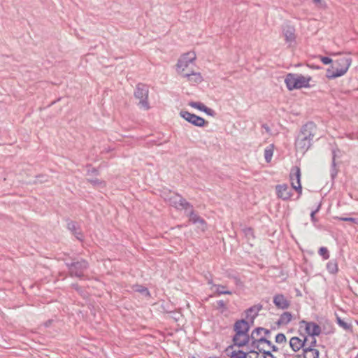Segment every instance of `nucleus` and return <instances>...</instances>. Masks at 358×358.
<instances>
[{
	"instance_id": "nucleus-5",
	"label": "nucleus",
	"mask_w": 358,
	"mask_h": 358,
	"mask_svg": "<svg viewBox=\"0 0 358 358\" xmlns=\"http://www.w3.org/2000/svg\"><path fill=\"white\" fill-rule=\"evenodd\" d=\"M180 115L186 121L196 127H202L208 124V122H206L203 117L188 111L181 110L180 112Z\"/></svg>"
},
{
	"instance_id": "nucleus-22",
	"label": "nucleus",
	"mask_w": 358,
	"mask_h": 358,
	"mask_svg": "<svg viewBox=\"0 0 358 358\" xmlns=\"http://www.w3.org/2000/svg\"><path fill=\"white\" fill-rule=\"evenodd\" d=\"M327 269L331 274H336L338 271V262L336 259H331L327 264Z\"/></svg>"
},
{
	"instance_id": "nucleus-9",
	"label": "nucleus",
	"mask_w": 358,
	"mask_h": 358,
	"mask_svg": "<svg viewBox=\"0 0 358 358\" xmlns=\"http://www.w3.org/2000/svg\"><path fill=\"white\" fill-rule=\"evenodd\" d=\"M278 197L282 200H288L292 196V190L287 185H278L275 187Z\"/></svg>"
},
{
	"instance_id": "nucleus-29",
	"label": "nucleus",
	"mask_w": 358,
	"mask_h": 358,
	"mask_svg": "<svg viewBox=\"0 0 358 358\" xmlns=\"http://www.w3.org/2000/svg\"><path fill=\"white\" fill-rule=\"evenodd\" d=\"M179 209H185L187 210L188 208H190L191 210L193 208V206L188 202L185 199H184L182 196L179 200Z\"/></svg>"
},
{
	"instance_id": "nucleus-21",
	"label": "nucleus",
	"mask_w": 358,
	"mask_h": 358,
	"mask_svg": "<svg viewBox=\"0 0 358 358\" xmlns=\"http://www.w3.org/2000/svg\"><path fill=\"white\" fill-rule=\"evenodd\" d=\"M292 315L291 313L284 312L280 315V318L278 319V320L277 322V324L278 325H282V324L286 325L292 320Z\"/></svg>"
},
{
	"instance_id": "nucleus-52",
	"label": "nucleus",
	"mask_w": 358,
	"mask_h": 358,
	"mask_svg": "<svg viewBox=\"0 0 358 358\" xmlns=\"http://www.w3.org/2000/svg\"><path fill=\"white\" fill-rule=\"evenodd\" d=\"M52 320H49L46 321V322H45V326L46 327H49V326L50 325V324L52 323Z\"/></svg>"
},
{
	"instance_id": "nucleus-25",
	"label": "nucleus",
	"mask_w": 358,
	"mask_h": 358,
	"mask_svg": "<svg viewBox=\"0 0 358 358\" xmlns=\"http://www.w3.org/2000/svg\"><path fill=\"white\" fill-rule=\"evenodd\" d=\"M180 198H182V196L179 194H176L175 195L171 196L169 199L170 205L177 209H179V200Z\"/></svg>"
},
{
	"instance_id": "nucleus-59",
	"label": "nucleus",
	"mask_w": 358,
	"mask_h": 358,
	"mask_svg": "<svg viewBox=\"0 0 358 358\" xmlns=\"http://www.w3.org/2000/svg\"><path fill=\"white\" fill-rule=\"evenodd\" d=\"M210 358H219V357H210Z\"/></svg>"
},
{
	"instance_id": "nucleus-37",
	"label": "nucleus",
	"mask_w": 358,
	"mask_h": 358,
	"mask_svg": "<svg viewBox=\"0 0 358 358\" xmlns=\"http://www.w3.org/2000/svg\"><path fill=\"white\" fill-rule=\"evenodd\" d=\"M189 105L194 108H196L201 111H202L203 108H204L205 105L201 102H196V101H190L189 103Z\"/></svg>"
},
{
	"instance_id": "nucleus-17",
	"label": "nucleus",
	"mask_w": 358,
	"mask_h": 358,
	"mask_svg": "<svg viewBox=\"0 0 358 358\" xmlns=\"http://www.w3.org/2000/svg\"><path fill=\"white\" fill-rule=\"evenodd\" d=\"M297 89L310 87L309 82L312 80L310 76H303L301 74H296Z\"/></svg>"
},
{
	"instance_id": "nucleus-49",
	"label": "nucleus",
	"mask_w": 358,
	"mask_h": 358,
	"mask_svg": "<svg viewBox=\"0 0 358 358\" xmlns=\"http://www.w3.org/2000/svg\"><path fill=\"white\" fill-rule=\"evenodd\" d=\"M293 358H307V355L303 352L302 355H296Z\"/></svg>"
},
{
	"instance_id": "nucleus-15",
	"label": "nucleus",
	"mask_w": 358,
	"mask_h": 358,
	"mask_svg": "<svg viewBox=\"0 0 358 358\" xmlns=\"http://www.w3.org/2000/svg\"><path fill=\"white\" fill-rule=\"evenodd\" d=\"M282 34L286 43H292L296 40L295 28L293 26L286 25L282 28Z\"/></svg>"
},
{
	"instance_id": "nucleus-47",
	"label": "nucleus",
	"mask_w": 358,
	"mask_h": 358,
	"mask_svg": "<svg viewBox=\"0 0 358 358\" xmlns=\"http://www.w3.org/2000/svg\"><path fill=\"white\" fill-rule=\"evenodd\" d=\"M317 341L313 337L311 342L310 343L309 345L307 348H314L316 346Z\"/></svg>"
},
{
	"instance_id": "nucleus-13",
	"label": "nucleus",
	"mask_w": 358,
	"mask_h": 358,
	"mask_svg": "<svg viewBox=\"0 0 358 358\" xmlns=\"http://www.w3.org/2000/svg\"><path fill=\"white\" fill-rule=\"evenodd\" d=\"M303 339H301L296 336H294L290 338L289 346L294 352H296L301 349H302V351L303 352V348H306L307 337L303 335Z\"/></svg>"
},
{
	"instance_id": "nucleus-36",
	"label": "nucleus",
	"mask_w": 358,
	"mask_h": 358,
	"mask_svg": "<svg viewBox=\"0 0 358 358\" xmlns=\"http://www.w3.org/2000/svg\"><path fill=\"white\" fill-rule=\"evenodd\" d=\"M318 253L325 260L329 258V250L325 247H321L318 250Z\"/></svg>"
},
{
	"instance_id": "nucleus-60",
	"label": "nucleus",
	"mask_w": 358,
	"mask_h": 358,
	"mask_svg": "<svg viewBox=\"0 0 358 358\" xmlns=\"http://www.w3.org/2000/svg\"><path fill=\"white\" fill-rule=\"evenodd\" d=\"M193 358H194V357H193Z\"/></svg>"
},
{
	"instance_id": "nucleus-4",
	"label": "nucleus",
	"mask_w": 358,
	"mask_h": 358,
	"mask_svg": "<svg viewBox=\"0 0 358 358\" xmlns=\"http://www.w3.org/2000/svg\"><path fill=\"white\" fill-rule=\"evenodd\" d=\"M149 89L148 85L142 83L137 84L134 91V97L139 100L138 105L144 110L150 109L148 102Z\"/></svg>"
},
{
	"instance_id": "nucleus-55",
	"label": "nucleus",
	"mask_w": 358,
	"mask_h": 358,
	"mask_svg": "<svg viewBox=\"0 0 358 358\" xmlns=\"http://www.w3.org/2000/svg\"><path fill=\"white\" fill-rule=\"evenodd\" d=\"M313 1L315 3H319L321 2V0H313Z\"/></svg>"
},
{
	"instance_id": "nucleus-40",
	"label": "nucleus",
	"mask_w": 358,
	"mask_h": 358,
	"mask_svg": "<svg viewBox=\"0 0 358 358\" xmlns=\"http://www.w3.org/2000/svg\"><path fill=\"white\" fill-rule=\"evenodd\" d=\"M259 352L263 354V358H276V357L274 356L271 351L259 350Z\"/></svg>"
},
{
	"instance_id": "nucleus-19",
	"label": "nucleus",
	"mask_w": 358,
	"mask_h": 358,
	"mask_svg": "<svg viewBox=\"0 0 358 358\" xmlns=\"http://www.w3.org/2000/svg\"><path fill=\"white\" fill-rule=\"evenodd\" d=\"M285 83L289 90L297 89L296 74L288 73L285 77Z\"/></svg>"
},
{
	"instance_id": "nucleus-24",
	"label": "nucleus",
	"mask_w": 358,
	"mask_h": 358,
	"mask_svg": "<svg viewBox=\"0 0 358 358\" xmlns=\"http://www.w3.org/2000/svg\"><path fill=\"white\" fill-rule=\"evenodd\" d=\"M303 352L307 355V358H319L320 352L315 348H303Z\"/></svg>"
},
{
	"instance_id": "nucleus-23",
	"label": "nucleus",
	"mask_w": 358,
	"mask_h": 358,
	"mask_svg": "<svg viewBox=\"0 0 358 358\" xmlns=\"http://www.w3.org/2000/svg\"><path fill=\"white\" fill-rule=\"evenodd\" d=\"M332 154H333V157H332V162H331V169H330V175H331V180H334L336 178L337 173H338V170L336 167V151H335V150H332Z\"/></svg>"
},
{
	"instance_id": "nucleus-50",
	"label": "nucleus",
	"mask_w": 358,
	"mask_h": 358,
	"mask_svg": "<svg viewBox=\"0 0 358 358\" xmlns=\"http://www.w3.org/2000/svg\"><path fill=\"white\" fill-rule=\"evenodd\" d=\"M269 347H271L273 352L278 351V348L277 346H275V345H273V343H272V345H270Z\"/></svg>"
},
{
	"instance_id": "nucleus-14",
	"label": "nucleus",
	"mask_w": 358,
	"mask_h": 358,
	"mask_svg": "<svg viewBox=\"0 0 358 358\" xmlns=\"http://www.w3.org/2000/svg\"><path fill=\"white\" fill-rule=\"evenodd\" d=\"M233 344L229 345L227 350L233 348L234 346L241 348L248 345L250 341V335L238 336L235 334L232 338Z\"/></svg>"
},
{
	"instance_id": "nucleus-20",
	"label": "nucleus",
	"mask_w": 358,
	"mask_h": 358,
	"mask_svg": "<svg viewBox=\"0 0 358 358\" xmlns=\"http://www.w3.org/2000/svg\"><path fill=\"white\" fill-rule=\"evenodd\" d=\"M188 216L189 217V221L192 222L193 224H200L202 225L206 224V221L202 217H201L197 213H196L193 208L188 214Z\"/></svg>"
},
{
	"instance_id": "nucleus-27",
	"label": "nucleus",
	"mask_w": 358,
	"mask_h": 358,
	"mask_svg": "<svg viewBox=\"0 0 358 358\" xmlns=\"http://www.w3.org/2000/svg\"><path fill=\"white\" fill-rule=\"evenodd\" d=\"M87 180L91 183L94 187H106V182L98 178H87Z\"/></svg>"
},
{
	"instance_id": "nucleus-41",
	"label": "nucleus",
	"mask_w": 358,
	"mask_h": 358,
	"mask_svg": "<svg viewBox=\"0 0 358 358\" xmlns=\"http://www.w3.org/2000/svg\"><path fill=\"white\" fill-rule=\"evenodd\" d=\"M336 219L339 220H341V221H345V222H352V223H357V219L356 218H354V217H336Z\"/></svg>"
},
{
	"instance_id": "nucleus-43",
	"label": "nucleus",
	"mask_w": 358,
	"mask_h": 358,
	"mask_svg": "<svg viewBox=\"0 0 358 358\" xmlns=\"http://www.w3.org/2000/svg\"><path fill=\"white\" fill-rule=\"evenodd\" d=\"M320 208H321V204L320 203L317 206V208L315 210H313L311 212V213H310V218H311L312 222H315L317 221V220L316 219L315 215L320 210Z\"/></svg>"
},
{
	"instance_id": "nucleus-8",
	"label": "nucleus",
	"mask_w": 358,
	"mask_h": 358,
	"mask_svg": "<svg viewBox=\"0 0 358 358\" xmlns=\"http://www.w3.org/2000/svg\"><path fill=\"white\" fill-rule=\"evenodd\" d=\"M234 330L238 336L249 335L250 322L244 319L238 320L234 323Z\"/></svg>"
},
{
	"instance_id": "nucleus-10",
	"label": "nucleus",
	"mask_w": 358,
	"mask_h": 358,
	"mask_svg": "<svg viewBox=\"0 0 358 358\" xmlns=\"http://www.w3.org/2000/svg\"><path fill=\"white\" fill-rule=\"evenodd\" d=\"M66 227L78 241L81 242L83 241L84 235L80 229V226L77 222L72 220H68Z\"/></svg>"
},
{
	"instance_id": "nucleus-33",
	"label": "nucleus",
	"mask_w": 358,
	"mask_h": 358,
	"mask_svg": "<svg viewBox=\"0 0 358 358\" xmlns=\"http://www.w3.org/2000/svg\"><path fill=\"white\" fill-rule=\"evenodd\" d=\"M216 287V294L220 296L221 294H231V292L229 290H224V286L221 285H215Z\"/></svg>"
},
{
	"instance_id": "nucleus-12",
	"label": "nucleus",
	"mask_w": 358,
	"mask_h": 358,
	"mask_svg": "<svg viewBox=\"0 0 358 358\" xmlns=\"http://www.w3.org/2000/svg\"><path fill=\"white\" fill-rule=\"evenodd\" d=\"M301 324H305L306 332L313 337L319 336L321 334V327L315 322L301 321Z\"/></svg>"
},
{
	"instance_id": "nucleus-57",
	"label": "nucleus",
	"mask_w": 358,
	"mask_h": 358,
	"mask_svg": "<svg viewBox=\"0 0 358 358\" xmlns=\"http://www.w3.org/2000/svg\"><path fill=\"white\" fill-rule=\"evenodd\" d=\"M266 130H268V127H265L264 125L263 126Z\"/></svg>"
},
{
	"instance_id": "nucleus-31",
	"label": "nucleus",
	"mask_w": 358,
	"mask_h": 358,
	"mask_svg": "<svg viewBox=\"0 0 358 358\" xmlns=\"http://www.w3.org/2000/svg\"><path fill=\"white\" fill-rule=\"evenodd\" d=\"M134 290L146 296H150V292L148 289L143 285H136L134 286Z\"/></svg>"
},
{
	"instance_id": "nucleus-6",
	"label": "nucleus",
	"mask_w": 358,
	"mask_h": 358,
	"mask_svg": "<svg viewBox=\"0 0 358 358\" xmlns=\"http://www.w3.org/2000/svg\"><path fill=\"white\" fill-rule=\"evenodd\" d=\"M289 178L292 189H295L299 195L302 193L301 185V170L298 166H294L290 171Z\"/></svg>"
},
{
	"instance_id": "nucleus-30",
	"label": "nucleus",
	"mask_w": 358,
	"mask_h": 358,
	"mask_svg": "<svg viewBox=\"0 0 358 358\" xmlns=\"http://www.w3.org/2000/svg\"><path fill=\"white\" fill-rule=\"evenodd\" d=\"M265 330V328L263 327H257L255 328L250 335V339L257 338L258 337L262 336V333Z\"/></svg>"
},
{
	"instance_id": "nucleus-32",
	"label": "nucleus",
	"mask_w": 358,
	"mask_h": 358,
	"mask_svg": "<svg viewBox=\"0 0 358 358\" xmlns=\"http://www.w3.org/2000/svg\"><path fill=\"white\" fill-rule=\"evenodd\" d=\"M273 154V149L272 146L267 147L264 150V158L266 162H270Z\"/></svg>"
},
{
	"instance_id": "nucleus-38",
	"label": "nucleus",
	"mask_w": 358,
	"mask_h": 358,
	"mask_svg": "<svg viewBox=\"0 0 358 358\" xmlns=\"http://www.w3.org/2000/svg\"><path fill=\"white\" fill-rule=\"evenodd\" d=\"M275 341L277 343H282L286 342V336L282 333H279L275 336Z\"/></svg>"
},
{
	"instance_id": "nucleus-3",
	"label": "nucleus",
	"mask_w": 358,
	"mask_h": 358,
	"mask_svg": "<svg viewBox=\"0 0 358 358\" xmlns=\"http://www.w3.org/2000/svg\"><path fill=\"white\" fill-rule=\"evenodd\" d=\"M351 63L350 57H342L337 59L332 69L327 70L326 77L329 79H334L343 76L348 71Z\"/></svg>"
},
{
	"instance_id": "nucleus-56",
	"label": "nucleus",
	"mask_w": 358,
	"mask_h": 358,
	"mask_svg": "<svg viewBox=\"0 0 358 358\" xmlns=\"http://www.w3.org/2000/svg\"><path fill=\"white\" fill-rule=\"evenodd\" d=\"M248 320V322H250V327H251V326H252L253 324H252L251 320Z\"/></svg>"
},
{
	"instance_id": "nucleus-48",
	"label": "nucleus",
	"mask_w": 358,
	"mask_h": 358,
	"mask_svg": "<svg viewBox=\"0 0 358 358\" xmlns=\"http://www.w3.org/2000/svg\"><path fill=\"white\" fill-rule=\"evenodd\" d=\"M266 337L264 336H260V337H258L257 338H255L256 341L259 343V345L260 343H264L266 342Z\"/></svg>"
},
{
	"instance_id": "nucleus-54",
	"label": "nucleus",
	"mask_w": 358,
	"mask_h": 358,
	"mask_svg": "<svg viewBox=\"0 0 358 358\" xmlns=\"http://www.w3.org/2000/svg\"><path fill=\"white\" fill-rule=\"evenodd\" d=\"M264 343H266L268 346L272 345L271 341L268 340L267 338H266V342H264Z\"/></svg>"
},
{
	"instance_id": "nucleus-7",
	"label": "nucleus",
	"mask_w": 358,
	"mask_h": 358,
	"mask_svg": "<svg viewBox=\"0 0 358 358\" xmlns=\"http://www.w3.org/2000/svg\"><path fill=\"white\" fill-rule=\"evenodd\" d=\"M195 59L196 54L194 52H189L181 55L176 64L178 71H184Z\"/></svg>"
},
{
	"instance_id": "nucleus-35",
	"label": "nucleus",
	"mask_w": 358,
	"mask_h": 358,
	"mask_svg": "<svg viewBox=\"0 0 358 358\" xmlns=\"http://www.w3.org/2000/svg\"><path fill=\"white\" fill-rule=\"evenodd\" d=\"M87 175L88 176H97L99 175V171L96 168L92 167L91 165L87 166Z\"/></svg>"
},
{
	"instance_id": "nucleus-53",
	"label": "nucleus",
	"mask_w": 358,
	"mask_h": 358,
	"mask_svg": "<svg viewBox=\"0 0 358 358\" xmlns=\"http://www.w3.org/2000/svg\"><path fill=\"white\" fill-rule=\"evenodd\" d=\"M263 332L264 333V334L266 336H268L270 334V331L268 329H265V330H264Z\"/></svg>"
},
{
	"instance_id": "nucleus-42",
	"label": "nucleus",
	"mask_w": 358,
	"mask_h": 358,
	"mask_svg": "<svg viewBox=\"0 0 358 358\" xmlns=\"http://www.w3.org/2000/svg\"><path fill=\"white\" fill-rule=\"evenodd\" d=\"M202 112H204L208 115H210V116H212V117H214L215 115V114H216L215 110H213V109H211L210 108H208L206 106L203 108Z\"/></svg>"
},
{
	"instance_id": "nucleus-34",
	"label": "nucleus",
	"mask_w": 358,
	"mask_h": 358,
	"mask_svg": "<svg viewBox=\"0 0 358 358\" xmlns=\"http://www.w3.org/2000/svg\"><path fill=\"white\" fill-rule=\"evenodd\" d=\"M216 308L220 310L221 313H224L227 310V303L223 300L217 301Z\"/></svg>"
},
{
	"instance_id": "nucleus-11",
	"label": "nucleus",
	"mask_w": 358,
	"mask_h": 358,
	"mask_svg": "<svg viewBox=\"0 0 358 358\" xmlns=\"http://www.w3.org/2000/svg\"><path fill=\"white\" fill-rule=\"evenodd\" d=\"M273 302L277 308L281 310L287 309L291 304L290 301H289L282 294H275L273 296Z\"/></svg>"
},
{
	"instance_id": "nucleus-1",
	"label": "nucleus",
	"mask_w": 358,
	"mask_h": 358,
	"mask_svg": "<svg viewBox=\"0 0 358 358\" xmlns=\"http://www.w3.org/2000/svg\"><path fill=\"white\" fill-rule=\"evenodd\" d=\"M317 131V125L313 122L303 124L295 140V148L298 152L305 154L312 146Z\"/></svg>"
},
{
	"instance_id": "nucleus-45",
	"label": "nucleus",
	"mask_w": 358,
	"mask_h": 358,
	"mask_svg": "<svg viewBox=\"0 0 358 358\" xmlns=\"http://www.w3.org/2000/svg\"><path fill=\"white\" fill-rule=\"evenodd\" d=\"M243 232L246 236L254 237L253 230L250 227H247L243 229Z\"/></svg>"
},
{
	"instance_id": "nucleus-44",
	"label": "nucleus",
	"mask_w": 358,
	"mask_h": 358,
	"mask_svg": "<svg viewBox=\"0 0 358 358\" xmlns=\"http://www.w3.org/2000/svg\"><path fill=\"white\" fill-rule=\"evenodd\" d=\"M250 341H251L250 346L252 348V350H255V349H257L259 351V350H263L262 348H260L259 343L256 341L255 338L250 339Z\"/></svg>"
},
{
	"instance_id": "nucleus-58",
	"label": "nucleus",
	"mask_w": 358,
	"mask_h": 358,
	"mask_svg": "<svg viewBox=\"0 0 358 358\" xmlns=\"http://www.w3.org/2000/svg\"><path fill=\"white\" fill-rule=\"evenodd\" d=\"M313 68H314V69H320V67H319V66H314Z\"/></svg>"
},
{
	"instance_id": "nucleus-26",
	"label": "nucleus",
	"mask_w": 358,
	"mask_h": 358,
	"mask_svg": "<svg viewBox=\"0 0 358 358\" xmlns=\"http://www.w3.org/2000/svg\"><path fill=\"white\" fill-rule=\"evenodd\" d=\"M248 352H243V350H234L231 352L230 355V358H250V356L248 357Z\"/></svg>"
},
{
	"instance_id": "nucleus-18",
	"label": "nucleus",
	"mask_w": 358,
	"mask_h": 358,
	"mask_svg": "<svg viewBox=\"0 0 358 358\" xmlns=\"http://www.w3.org/2000/svg\"><path fill=\"white\" fill-rule=\"evenodd\" d=\"M182 76L187 78L191 83H200L203 81V77L200 73L192 71L189 73H183Z\"/></svg>"
},
{
	"instance_id": "nucleus-2",
	"label": "nucleus",
	"mask_w": 358,
	"mask_h": 358,
	"mask_svg": "<svg viewBox=\"0 0 358 358\" xmlns=\"http://www.w3.org/2000/svg\"><path fill=\"white\" fill-rule=\"evenodd\" d=\"M65 265L68 268L70 277L80 279L84 278L85 271L90 267L89 262L83 258H73L71 262H66Z\"/></svg>"
},
{
	"instance_id": "nucleus-51",
	"label": "nucleus",
	"mask_w": 358,
	"mask_h": 358,
	"mask_svg": "<svg viewBox=\"0 0 358 358\" xmlns=\"http://www.w3.org/2000/svg\"><path fill=\"white\" fill-rule=\"evenodd\" d=\"M249 353H254V354H256V357L255 358H258L259 357V352H257L256 350H251L249 351Z\"/></svg>"
},
{
	"instance_id": "nucleus-28",
	"label": "nucleus",
	"mask_w": 358,
	"mask_h": 358,
	"mask_svg": "<svg viewBox=\"0 0 358 358\" xmlns=\"http://www.w3.org/2000/svg\"><path fill=\"white\" fill-rule=\"evenodd\" d=\"M336 322L343 329H345L346 331H351L352 330V325H351V324L345 322L344 320H343L338 316L336 317Z\"/></svg>"
},
{
	"instance_id": "nucleus-39",
	"label": "nucleus",
	"mask_w": 358,
	"mask_h": 358,
	"mask_svg": "<svg viewBox=\"0 0 358 358\" xmlns=\"http://www.w3.org/2000/svg\"><path fill=\"white\" fill-rule=\"evenodd\" d=\"M71 287L77 292H78L81 296H84L85 294V290L78 285L77 283H73L71 285Z\"/></svg>"
},
{
	"instance_id": "nucleus-46",
	"label": "nucleus",
	"mask_w": 358,
	"mask_h": 358,
	"mask_svg": "<svg viewBox=\"0 0 358 358\" xmlns=\"http://www.w3.org/2000/svg\"><path fill=\"white\" fill-rule=\"evenodd\" d=\"M320 59L324 64H329L332 62V59L329 57L320 56Z\"/></svg>"
},
{
	"instance_id": "nucleus-16",
	"label": "nucleus",
	"mask_w": 358,
	"mask_h": 358,
	"mask_svg": "<svg viewBox=\"0 0 358 358\" xmlns=\"http://www.w3.org/2000/svg\"><path fill=\"white\" fill-rule=\"evenodd\" d=\"M262 309V305L256 304L248 308L245 313L247 320H251L252 324H254L255 319L258 316L259 312Z\"/></svg>"
}]
</instances>
